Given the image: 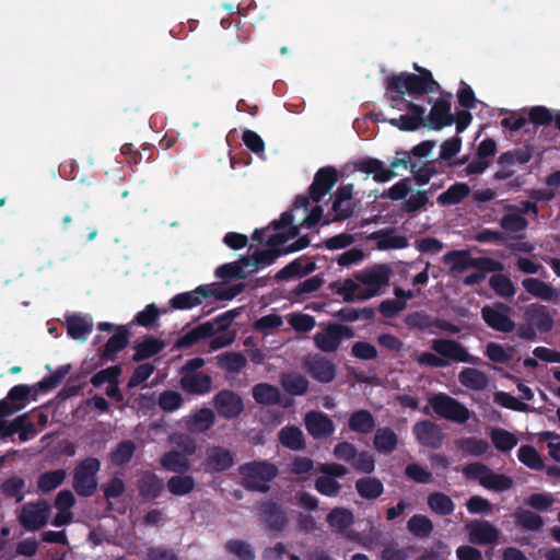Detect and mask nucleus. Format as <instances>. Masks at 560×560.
<instances>
[{
  "instance_id": "nucleus-1",
  "label": "nucleus",
  "mask_w": 560,
  "mask_h": 560,
  "mask_svg": "<svg viewBox=\"0 0 560 560\" xmlns=\"http://www.w3.org/2000/svg\"><path fill=\"white\" fill-rule=\"evenodd\" d=\"M32 388L25 384L13 386L7 396L0 400V440L4 443H25L35 439L39 429L32 420V412H25L11 421L5 420L14 413L24 409L30 402Z\"/></svg>"
},
{
  "instance_id": "nucleus-2",
  "label": "nucleus",
  "mask_w": 560,
  "mask_h": 560,
  "mask_svg": "<svg viewBox=\"0 0 560 560\" xmlns=\"http://www.w3.org/2000/svg\"><path fill=\"white\" fill-rule=\"evenodd\" d=\"M417 73L400 72L386 78L385 88L387 92L407 93L411 96H421L433 92H441L440 83L433 78L432 72L419 66L412 65Z\"/></svg>"
},
{
  "instance_id": "nucleus-3",
  "label": "nucleus",
  "mask_w": 560,
  "mask_h": 560,
  "mask_svg": "<svg viewBox=\"0 0 560 560\" xmlns=\"http://www.w3.org/2000/svg\"><path fill=\"white\" fill-rule=\"evenodd\" d=\"M245 289L244 283H235L223 287L220 283L200 284L195 290L175 294L168 302L173 310H191L202 304L208 298L219 301H230L241 294Z\"/></svg>"
},
{
  "instance_id": "nucleus-4",
  "label": "nucleus",
  "mask_w": 560,
  "mask_h": 560,
  "mask_svg": "<svg viewBox=\"0 0 560 560\" xmlns=\"http://www.w3.org/2000/svg\"><path fill=\"white\" fill-rule=\"evenodd\" d=\"M319 328L320 330L314 334L313 341L315 347L322 352H335L343 340L354 337L352 327L338 323H320Z\"/></svg>"
},
{
  "instance_id": "nucleus-5",
  "label": "nucleus",
  "mask_w": 560,
  "mask_h": 560,
  "mask_svg": "<svg viewBox=\"0 0 560 560\" xmlns=\"http://www.w3.org/2000/svg\"><path fill=\"white\" fill-rule=\"evenodd\" d=\"M445 264H452V270L463 272L469 268L481 271H502V262L489 257H471L468 250H450L443 257Z\"/></svg>"
},
{
  "instance_id": "nucleus-6",
  "label": "nucleus",
  "mask_w": 560,
  "mask_h": 560,
  "mask_svg": "<svg viewBox=\"0 0 560 560\" xmlns=\"http://www.w3.org/2000/svg\"><path fill=\"white\" fill-rule=\"evenodd\" d=\"M428 401L434 413L440 418L456 423H465L471 417L470 410L465 405L447 394H434Z\"/></svg>"
},
{
  "instance_id": "nucleus-7",
  "label": "nucleus",
  "mask_w": 560,
  "mask_h": 560,
  "mask_svg": "<svg viewBox=\"0 0 560 560\" xmlns=\"http://www.w3.org/2000/svg\"><path fill=\"white\" fill-rule=\"evenodd\" d=\"M241 475L247 488L267 491L269 481L277 475V469L266 460H253L241 468Z\"/></svg>"
},
{
  "instance_id": "nucleus-8",
  "label": "nucleus",
  "mask_w": 560,
  "mask_h": 560,
  "mask_svg": "<svg viewBox=\"0 0 560 560\" xmlns=\"http://www.w3.org/2000/svg\"><path fill=\"white\" fill-rule=\"evenodd\" d=\"M390 275L392 268L386 264H375L357 273L355 279L368 287L366 292L359 299L368 300L377 295L381 288L388 284Z\"/></svg>"
},
{
  "instance_id": "nucleus-9",
  "label": "nucleus",
  "mask_w": 560,
  "mask_h": 560,
  "mask_svg": "<svg viewBox=\"0 0 560 560\" xmlns=\"http://www.w3.org/2000/svg\"><path fill=\"white\" fill-rule=\"evenodd\" d=\"M431 349L442 357V359L454 362L470 363L474 365L481 363V359L479 357L471 355L460 342L454 339H434L432 340Z\"/></svg>"
},
{
  "instance_id": "nucleus-10",
  "label": "nucleus",
  "mask_w": 560,
  "mask_h": 560,
  "mask_svg": "<svg viewBox=\"0 0 560 560\" xmlns=\"http://www.w3.org/2000/svg\"><path fill=\"white\" fill-rule=\"evenodd\" d=\"M511 307L504 303L497 302L492 305H485L481 308V317L493 330L511 332L515 329V322L510 316Z\"/></svg>"
},
{
  "instance_id": "nucleus-11",
  "label": "nucleus",
  "mask_w": 560,
  "mask_h": 560,
  "mask_svg": "<svg viewBox=\"0 0 560 560\" xmlns=\"http://www.w3.org/2000/svg\"><path fill=\"white\" fill-rule=\"evenodd\" d=\"M464 474L467 478L476 479L483 487L495 490L504 491L512 487V479L490 471L488 468L480 464H471L464 468Z\"/></svg>"
},
{
  "instance_id": "nucleus-12",
  "label": "nucleus",
  "mask_w": 560,
  "mask_h": 560,
  "mask_svg": "<svg viewBox=\"0 0 560 560\" xmlns=\"http://www.w3.org/2000/svg\"><path fill=\"white\" fill-rule=\"evenodd\" d=\"M50 515V505L45 500L25 504L19 515L20 523L28 530L44 527Z\"/></svg>"
},
{
  "instance_id": "nucleus-13",
  "label": "nucleus",
  "mask_w": 560,
  "mask_h": 560,
  "mask_svg": "<svg viewBox=\"0 0 560 560\" xmlns=\"http://www.w3.org/2000/svg\"><path fill=\"white\" fill-rule=\"evenodd\" d=\"M100 469L96 458L89 457L77 468L74 475V489L80 495H91L96 489L95 475Z\"/></svg>"
},
{
  "instance_id": "nucleus-14",
  "label": "nucleus",
  "mask_w": 560,
  "mask_h": 560,
  "mask_svg": "<svg viewBox=\"0 0 560 560\" xmlns=\"http://www.w3.org/2000/svg\"><path fill=\"white\" fill-rule=\"evenodd\" d=\"M218 415L224 419L237 418L244 410L242 397L233 390L222 389L213 397Z\"/></svg>"
},
{
  "instance_id": "nucleus-15",
  "label": "nucleus",
  "mask_w": 560,
  "mask_h": 560,
  "mask_svg": "<svg viewBox=\"0 0 560 560\" xmlns=\"http://www.w3.org/2000/svg\"><path fill=\"white\" fill-rule=\"evenodd\" d=\"M416 440L423 446L440 448L444 441V432L440 424L431 420H421L412 427Z\"/></svg>"
},
{
  "instance_id": "nucleus-16",
  "label": "nucleus",
  "mask_w": 560,
  "mask_h": 560,
  "mask_svg": "<svg viewBox=\"0 0 560 560\" xmlns=\"http://www.w3.org/2000/svg\"><path fill=\"white\" fill-rule=\"evenodd\" d=\"M304 369L319 383H330L336 378L337 368L326 357L314 354L304 360Z\"/></svg>"
},
{
  "instance_id": "nucleus-17",
  "label": "nucleus",
  "mask_w": 560,
  "mask_h": 560,
  "mask_svg": "<svg viewBox=\"0 0 560 560\" xmlns=\"http://www.w3.org/2000/svg\"><path fill=\"white\" fill-rule=\"evenodd\" d=\"M338 182V172L334 166L320 167L314 175L313 183L308 188L310 198L319 202Z\"/></svg>"
},
{
  "instance_id": "nucleus-18",
  "label": "nucleus",
  "mask_w": 560,
  "mask_h": 560,
  "mask_svg": "<svg viewBox=\"0 0 560 560\" xmlns=\"http://www.w3.org/2000/svg\"><path fill=\"white\" fill-rule=\"evenodd\" d=\"M405 109L408 110L409 114H404L397 118L388 119V122L393 127H396L401 131H416L421 126H427L424 117L425 107L413 102H408Z\"/></svg>"
},
{
  "instance_id": "nucleus-19",
  "label": "nucleus",
  "mask_w": 560,
  "mask_h": 560,
  "mask_svg": "<svg viewBox=\"0 0 560 560\" xmlns=\"http://www.w3.org/2000/svg\"><path fill=\"white\" fill-rule=\"evenodd\" d=\"M454 115L451 113V102L445 98H438L425 118L427 126L432 130H441L454 124Z\"/></svg>"
},
{
  "instance_id": "nucleus-20",
  "label": "nucleus",
  "mask_w": 560,
  "mask_h": 560,
  "mask_svg": "<svg viewBox=\"0 0 560 560\" xmlns=\"http://www.w3.org/2000/svg\"><path fill=\"white\" fill-rule=\"evenodd\" d=\"M524 319L540 334L548 332L553 327V318L548 307L542 304L528 305L524 312Z\"/></svg>"
},
{
  "instance_id": "nucleus-21",
  "label": "nucleus",
  "mask_w": 560,
  "mask_h": 560,
  "mask_svg": "<svg viewBox=\"0 0 560 560\" xmlns=\"http://www.w3.org/2000/svg\"><path fill=\"white\" fill-rule=\"evenodd\" d=\"M305 427L307 432L315 439H326L335 431L332 420L327 415L318 411L306 413Z\"/></svg>"
},
{
  "instance_id": "nucleus-22",
  "label": "nucleus",
  "mask_w": 560,
  "mask_h": 560,
  "mask_svg": "<svg viewBox=\"0 0 560 560\" xmlns=\"http://www.w3.org/2000/svg\"><path fill=\"white\" fill-rule=\"evenodd\" d=\"M129 343V330L126 326H118L116 332L107 340L100 359L103 362L115 361L118 352L122 351Z\"/></svg>"
},
{
  "instance_id": "nucleus-23",
  "label": "nucleus",
  "mask_w": 560,
  "mask_h": 560,
  "mask_svg": "<svg viewBox=\"0 0 560 560\" xmlns=\"http://www.w3.org/2000/svg\"><path fill=\"white\" fill-rule=\"evenodd\" d=\"M469 540L477 545L494 542L499 537L498 529L488 522L474 521L466 525Z\"/></svg>"
},
{
  "instance_id": "nucleus-24",
  "label": "nucleus",
  "mask_w": 560,
  "mask_h": 560,
  "mask_svg": "<svg viewBox=\"0 0 560 560\" xmlns=\"http://www.w3.org/2000/svg\"><path fill=\"white\" fill-rule=\"evenodd\" d=\"M180 388L191 395H206L211 390L212 377L205 373L185 374L179 380Z\"/></svg>"
},
{
  "instance_id": "nucleus-25",
  "label": "nucleus",
  "mask_w": 560,
  "mask_h": 560,
  "mask_svg": "<svg viewBox=\"0 0 560 560\" xmlns=\"http://www.w3.org/2000/svg\"><path fill=\"white\" fill-rule=\"evenodd\" d=\"M214 334L215 328H213L212 322L202 323L177 338L173 348L177 350L190 348L199 341L212 337Z\"/></svg>"
},
{
  "instance_id": "nucleus-26",
  "label": "nucleus",
  "mask_w": 560,
  "mask_h": 560,
  "mask_svg": "<svg viewBox=\"0 0 560 560\" xmlns=\"http://www.w3.org/2000/svg\"><path fill=\"white\" fill-rule=\"evenodd\" d=\"M370 238L376 242L381 250L402 249L408 246V238L405 235L395 233V229L387 228L373 232Z\"/></svg>"
},
{
  "instance_id": "nucleus-27",
  "label": "nucleus",
  "mask_w": 560,
  "mask_h": 560,
  "mask_svg": "<svg viewBox=\"0 0 560 560\" xmlns=\"http://www.w3.org/2000/svg\"><path fill=\"white\" fill-rule=\"evenodd\" d=\"M323 471L326 474L322 476L316 481V489L324 495L335 497L338 494L340 490L339 483L332 478L342 476L346 472V469L340 465H329L323 468Z\"/></svg>"
},
{
  "instance_id": "nucleus-28",
  "label": "nucleus",
  "mask_w": 560,
  "mask_h": 560,
  "mask_svg": "<svg viewBox=\"0 0 560 560\" xmlns=\"http://www.w3.org/2000/svg\"><path fill=\"white\" fill-rule=\"evenodd\" d=\"M67 334L78 341H85L93 329V323L86 316L70 315L66 319Z\"/></svg>"
},
{
  "instance_id": "nucleus-29",
  "label": "nucleus",
  "mask_w": 560,
  "mask_h": 560,
  "mask_svg": "<svg viewBox=\"0 0 560 560\" xmlns=\"http://www.w3.org/2000/svg\"><path fill=\"white\" fill-rule=\"evenodd\" d=\"M303 259H304V257H299V258L292 260L287 266H284L282 269H280L275 275V280L283 281V280H289V279H292L295 277H303V276L312 273L313 271L316 270L317 267H316L315 261L310 260L305 265H303L302 264Z\"/></svg>"
},
{
  "instance_id": "nucleus-30",
  "label": "nucleus",
  "mask_w": 560,
  "mask_h": 560,
  "mask_svg": "<svg viewBox=\"0 0 560 560\" xmlns=\"http://www.w3.org/2000/svg\"><path fill=\"white\" fill-rule=\"evenodd\" d=\"M397 444L398 435L392 428L382 427L375 430L373 445L378 453H392L396 450Z\"/></svg>"
},
{
  "instance_id": "nucleus-31",
  "label": "nucleus",
  "mask_w": 560,
  "mask_h": 560,
  "mask_svg": "<svg viewBox=\"0 0 560 560\" xmlns=\"http://www.w3.org/2000/svg\"><path fill=\"white\" fill-rule=\"evenodd\" d=\"M348 427L353 432L369 434L375 429V418L369 410H355L349 417Z\"/></svg>"
},
{
  "instance_id": "nucleus-32",
  "label": "nucleus",
  "mask_w": 560,
  "mask_h": 560,
  "mask_svg": "<svg viewBox=\"0 0 560 560\" xmlns=\"http://www.w3.org/2000/svg\"><path fill=\"white\" fill-rule=\"evenodd\" d=\"M459 383L472 390H482L488 386V376L475 368H464L458 374Z\"/></svg>"
},
{
  "instance_id": "nucleus-33",
  "label": "nucleus",
  "mask_w": 560,
  "mask_h": 560,
  "mask_svg": "<svg viewBox=\"0 0 560 560\" xmlns=\"http://www.w3.org/2000/svg\"><path fill=\"white\" fill-rule=\"evenodd\" d=\"M255 401L264 406H272L280 404L281 393L275 385L268 383H258L252 390Z\"/></svg>"
},
{
  "instance_id": "nucleus-34",
  "label": "nucleus",
  "mask_w": 560,
  "mask_h": 560,
  "mask_svg": "<svg viewBox=\"0 0 560 560\" xmlns=\"http://www.w3.org/2000/svg\"><path fill=\"white\" fill-rule=\"evenodd\" d=\"M215 421L213 410L201 408L196 411L187 421V428L190 432L202 433L209 430Z\"/></svg>"
},
{
  "instance_id": "nucleus-35",
  "label": "nucleus",
  "mask_w": 560,
  "mask_h": 560,
  "mask_svg": "<svg viewBox=\"0 0 560 560\" xmlns=\"http://www.w3.org/2000/svg\"><path fill=\"white\" fill-rule=\"evenodd\" d=\"M470 194V187L466 183H455L444 192L438 196L436 201L441 206H452L462 202Z\"/></svg>"
},
{
  "instance_id": "nucleus-36",
  "label": "nucleus",
  "mask_w": 560,
  "mask_h": 560,
  "mask_svg": "<svg viewBox=\"0 0 560 560\" xmlns=\"http://www.w3.org/2000/svg\"><path fill=\"white\" fill-rule=\"evenodd\" d=\"M278 436L279 442L292 451H301L305 447L304 434L298 427L287 425L280 430Z\"/></svg>"
},
{
  "instance_id": "nucleus-37",
  "label": "nucleus",
  "mask_w": 560,
  "mask_h": 560,
  "mask_svg": "<svg viewBox=\"0 0 560 560\" xmlns=\"http://www.w3.org/2000/svg\"><path fill=\"white\" fill-rule=\"evenodd\" d=\"M442 162L439 160H432L427 161L422 165H418V163H413L410 165V173L412 174V177L415 182L420 185H427L430 179L441 173L438 168V164H441Z\"/></svg>"
},
{
  "instance_id": "nucleus-38",
  "label": "nucleus",
  "mask_w": 560,
  "mask_h": 560,
  "mask_svg": "<svg viewBox=\"0 0 560 560\" xmlns=\"http://www.w3.org/2000/svg\"><path fill=\"white\" fill-rule=\"evenodd\" d=\"M490 440L499 452H510L518 442L515 434L502 428H490Z\"/></svg>"
},
{
  "instance_id": "nucleus-39",
  "label": "nucleus",
  "mask_w": 560,
  "mask_h": 560,
  "mask_svg": "<svg viewBox=\"0 0 560 560\" xmlns=\"http://www.w3.org/2000/svg\"><path fill=\"white\" fill-rule=\"evenodd\" d=\"M164 348V343L154 337H148L142 342L135 346V353L132 355V361L141 362L147 360L158 353H160Z\"/></svg>"
},
{
  "instance_id": "nucleus-40",
  "label": "nucleus",
  "mask_w": 560,
  "mask_h": 560,
  "mask_svg": "<svg viewBox=\"0 0 560 560\" xmlns=\"http://www.w3.org/2000/svg\"><path fill=\"white\" fill-rule=\"evenodd\" d=\"M260 515L267 526L272 530H281L287 525L284 513L275 504H264L260 510Z\"/></svg>"
},
{
  "instance_id": "nucleus-41",
  "label": "nucleus",
  "mask_w": 560,
  "mask_h": 560,
  "mask_svg": "<svg viewBox=\"0 0 560 560\" xmlns=\"http://www.w3.org/2000/svg\"><path fill=\"white\" fill-rule=\"evenodd\" d=\"M340 322L352 323L359 319L371 320L375 316L373 307L365 306L362 308L342 307L331 314Z\"/></svg>"
},
{
  "instance_id": "nucleus-42",
  "label": "nucleus",
  "mask_w": 560,
  "mask_h": 560,
  "mask_svg": "<svg viewBox=\"0 0 560 560\" xmlns=\"http://www.w3.org/2000/svg\"><path fill=\"white\" fill-rule=\"evenodd\" d=\"M522 285L535 298L545 301H551L555 298V289L549 283L537 278H526L522 281Z\"/></svg>"
},
{
  "instance_id": "nucleus-43",
  "label": "nucleus",
  "mask_w": 560,
  "mask_h": 560,
  "mask_svg": "<svg viewBox=\"0 0 560 560\" xmlns=\"http://www.w3.org/2000/svg\"><path fill=\"white\" fill-rule=\"evenodd\" d=\"M458 451L466 455H485L490 445L486 440L477 438H460L455 441Z\"/></svg>"
},
{
  "instance_id": "nucleus-44",
  "label": "nucleus",
  "mask_w": 560,
  "mask_h": 560,
  "mask_svg": "<svg viewBox=\"0 0 560 560\" xmlns=\"http://www.w3.org/2000/svg\"><path fill=\"white\" fill-rule=\"evenodd\" d=\"M283 389L293 396H302L308 390V381L305 376L296 373L287 374L281 380Z\"/></svg>"
},
{
  "instance_id": "nucleus-45",
  "label": "nucleus",
  "mask_w": 560,
  "mask_h": 560,
  "mask_svg": "<svg viewBox=\"0 0 560 560\" xmlns=\"http://www.w3.org/2000/svg\"><path fill=\"white\" fill-rule=\"evenodd\" d=\"M405 324L411 329L434 332L435 318L423 311H416L406 316Z\"/></svg>"
},
{
  "instance_id": "nucleus-46",
  "label": "nucleus",
  "mask_w": 560,
  "mask_h": 560,
  "mask_svg": "<svg viewBox=\"0 0 560 560\" xmlns=\"http://www.w3.org/2000/svg\"><path fill=\"white\" fill-rule=\"evenodd\" d=\"M490 288L501 298H512L515 288L512 280L503 273H494L489 279Z\"/></svg>"
},
{
  "instance_id": "nucleus-47",
  "label": "nucleus",
  "mask_w": 560,
  "mask_h": 560,
  "mask_svg": "<svg viewBox=\"0 0 560 560\" xmlns=\"http://www.w3.org/2000/svg\"><path fill=\"white\" fill-rule=\"evenodd\" d=\"M219 365L231 373H238L246 364V358L241 352H225L218 357Z\"/></svg>"
},
{
  "instance_id": "nucleus-48",
  "label": "nucleus",
  "mask_w": 560,
  "mask_h": 560,
  "mask_svg": "<svg viewBox=\"0 0 560 560\" xmlns=\"http://www.w3.org/2000/svg\"><path fill=\"white\" fill-rule=\"evenodd\" d=\"M70 364L60 365L54 373L39 381L34 388H38L42 392H48L56 388L70 372Z\"/></svg>"
},
{
  "instance_id": "nucleus-49",
  "label": "nucleus",
  "mask_w": 560,
  "mask_h": 560,
  "mask_svg": "<svg viewBox=\"0 0 560 560\" xmlns=\"http://www.w3.org/2000/svg\"><path fill=\"white\" fill-rule=\"evenodd\" d=\"M355 488L361 497L375 499L383 492V485L374 478H362L357 481Z\"/></svg>"
},
{
  "instance_id": "nucleus-50",
  "label": "nucleus",
  "mask_w": 560,
  "mask_h": 560,
  "mask_svg": "<svg viewBox=\"0 0 560 560\" xmlns=\"http://www.w3.org/2000/svg\"><path fill=\"white\" fill-rule=\"evenodd\" d=\"M352 513L349 510L342 508L334 509L327 515V523L336 530H343L352 523Z\"/></svg>"
},
{
  "instance_id": "nucleus-51",
  "label": "nucleus",
  "mask_w": 560,
  "mask_h": 560,
  "mask_svg": "<svg viewBox=\"0 0 560 560\" xmlns=\"http://www.w3.org/2000/svg\"><path fill=\"white\" fill-rule=\"evenodd\" d=\"M122 373V369L120 365H112L104 370H101L100 372L95 373L90 382L94 387H101L104 383H115L117 380H119L120 375Z\"/></svg>"
},
{
  "instance_id": "nucleus-52",
  "label": "nucleus",
  "mask_w": 560,
  "mask_h": 560,
  "mask_svg": "<svg viewBox=\"0 0 560 560\" xmlns=\"http://www.w3.org/2000/svg\"><path fill=\"white\" fill-rule=\"evenodd\" d=\"M184 398L180 393L175 390H164L158 399L159 407L166 412H172L182 407Z\"/></svg>"
},
{
  "instance_id": "nucleus-53",
  "label": "nucleus",
  "mask_w": 560,
  "mask_h": 560,
  "mask_svg": "<svg viewBox=\"0 0 560 560\" xmlns=\"http://www.w3.org/2000/svg\"><path fill=\"white\" fill-rule=\"evenodd\" d=\"M429 203L427 190H417L401 203V210L407 213H416Z\"/></svg>"
},
{
  "instance_id": "nucleus-54",
  "label": "nucleus",
  "mask_w": 560,
  "mask_h": 560,
  "mask_svg": "<svg viewBox=\"0 0 560 560\" xmlns=\"http://www.w3.org/2000/svg\"><path fill=\"white\" fill-rule=\"evenodd\" d=\"M527 225V219L518 213H506L500 220V226L506 232L518 233L524 231Z\"/></svg>"
},
{
  "instance_id": "nucleus-55",
  "label": "nucleus",
  "mask_w": 560,
  "mask_h": 560,
  "mask_svg": "<svg viewBox=\"0 0 560 560\" xmlns=\"http://www.w3.org/2000/svg\"><path fill=\"white\" fill-rule=\"evenodd\" d=\"M428 504L432 511L441 515L450 514L454 510L453 501L444 493L431 494L428 499Z\"/></svg>"
},
{
  "instance_id": "nucleus-56",
  "label": "nucleus",
  "mask_w": 560,
  "mask_h": 560,
  "mask_svg": "<svg viewBox=\"0 0 560 560\" xmlns=\"http://www.w3.org/2000/svg\"><path fill=\"white\" fill-rule=\"evenodd\" d=\"M215 277L230 280V279H245L247 272L242 269V265L238 262H228L219 266L214 271Z\"/></svg>"
},
{
  "instance_id": "nucleus-57",
  "label": "nucleus",
  "mask_w": 560,
  "mask_h": 560,
  "mask_svg": "<svg viewBox=\"0 0 560 560\" xmlns=\"http://www.w3.org/2000/svg\"><path fill=\"white\" fill-rule=\"evenodd\" d=\"M548 459L556 460L555 465L546 464L542 457H521L522 462L532 469L547 468V474L550 476L560 477V457H547Z\"/></svg>"
},
{
  "instance_id": "nucleus-58",
  "label": "nucleus",
  "mask_w": 560,
  "mask_h": 560,
  "mask_svg": "<svg viewBox=\"0 0 560 560\" xmlns=\"http://www.w3.org/2000/svg\"><path fill=\"white\" fill-rule=\"evenodd\" d=\"M515 517H516V522L520 525H522L523 527H525L529 530H537L544 524L542 518L539 515H537L526 509H523V508H520L516 510Z\"/></svg>"
},
{
  "instance_id": "nucleus-59",
  "label": "nucleus",
  "mask_w": 560,
  "mask_h": 560,
  "mask_svg": "<svg viewBox=\"0 0 560 560\" xmlns=\"http://www.w3.org/2000/svg\"><path fill=\"white\" fill-rule=\"evenodd\" d=\"M195 487V481L189 476H174L167 482L170 492L175 495L189 493Z\"/></svg>"
},
{
  "instance_id": "nucleus-60",
  "label": "nucleus",
  "mask_w": 560,
  "mask_h": 560,
  "mask_svg": "<svg viewBox=\"0 0 560 560\" xmlns=\"http://www.w3.org/2000/svg\"><path fill=\"white\" fill-rule=\"evenodd\" d=\"M462 149V138L459 136L452 137L441 144L439 161L447 162L456 156Z\"/></svg>"
},
{
  "instance_id": "nucleus-61",
  "label": "nucleus",
  "mask_w": 560,
  "mask_h": 560,
  "mask_svg": "<svg viewBox=\"0 0 560 560\" xmlns=\"http://www.w3.org/2000/svg\"><path fill=\"white\" fill-rule=\"evenodd\" d=\"M155 368L152 363H142L139 364L135 370L132 375L129 377L127 382V387L129 389L135 388L145 382L154 372Z\"/></svg>"
},
{
  "instance_id": "nucleus-62",
  "label": "nucleus",
  "mask_w": 560,
  "mask_h": 560,
  "mask_svg": "<svg viewBox=\"0 0 560 560\" xmlns=\"http://www.w3.org/2000/svg\"><path fill=\"white\" fill-rule=\"evenodd\" d=\"M65 477L66 472L60 469L46 472L40 476L38 480V487L45 492L51 491L62 483Z\"/></svg>"
},
{
  "instance_id": "nucleus-63",
  "label": "nucleus",
  "mask_w": 560,
  "mask_h": 560,
  "mask_svg": "<svg viewBox=\"0 0 560 560\" xmlns=\"http://www.w3.org/2000/svg\"><path fill=\"white\" fill-rule=\"evenodd\" d=\"M555 114L545 106H533L528 112V119L537 126H547L553 121Z\"/></svg>"
},
{
  "instance_id": "nucleus-64",
  "label": "nucleus",
  "mask_w": 560,
  "mask_h": 560,
  "mask_svg": "<svg viewBox=\"0 0 560 560\" xmlns=\"http://www.w3.org/2000/svg\"><path fill=\"white\" fill-rule=\"evenodd\" d=\"M432 528L431 521L423 515H415L408 521V529L417 536H427Z\"/></svg>"
}]
</instances>
